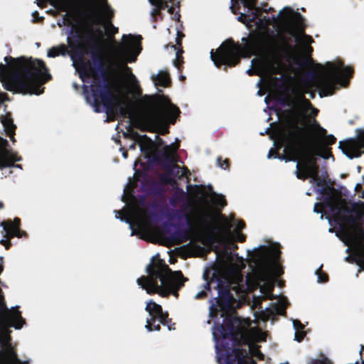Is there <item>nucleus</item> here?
Returning a JSON list of instances; mask_svg holds the SVG:
<instances>
[{
	"instance_id": "nucleus-35",
	"label": "nucleus",
	"mask_w": 364,
	"mask_h": 364,
	"mask_svg": "<svg viewBox=\"0 0 364 364\" xmlns=\"http://www.w3.org/2000/svg\"><path fill=\"white\" fill-rule=\"evenodd\" d=\"M105 9V25L112 23V21L114 16V10L110 7L107 3V0H101Z\"/></svg>"
},
{
	"instance_id": "nucleus-13",
	"label": "nucleus",
	"mask_w": 364,
	"mask_h": 364,
	"mask_svg": "<svg viewBox=\"0 0 364 364\" xmlns=\"http://www.w3.org/2000/svg\"><path fill=\"white\" fill-rule=\"evenodd\" d=\"M314 127L315 129H311L305 127L308 131L304 135L306 148L313 146L323 149V147H328L336 142V138L332 134H327V131L323 128L319 123L314 119Z\"/></svg>"
},
{
	"instance_id": "nucleus-30",
	"label": "nucleus",
	"mask_w": 364,
	"mask_h": 364,
	"mask_svg": "<svg viewBox=\"0 0 364 364\" xmlns=\"http://www.w3.org/2000/svg\"><path fill=\"white\" fill-rule=\"evenodd\" d=\"M69 53L68 46L65 44H60L58 46H53L48 49L47 55L49 58H55L59 55L65 56Z\"/></svg>"
},
{
	"instance_id": "nucleus-21",
	"label": "nucleus",
	"mask_w": 364,
	"mask_h": 364,
	"mask_svg": "<svg viewBox=\"0 0 364 364\" xmlns=\"http://www.w3.org/2000/svg\"><path fill=\"white\" fill-rule=\"evenodd\" d=\"M129 133H124V136L125 138L131 137L132 139L136 140L141 152H143L146 158L153 157L154 159V156H156V151H159L155 148V145L153 141L148 137L146 135L141 136L136 132H134L131 125L128 127Z\"/></svg>"
},
{
	"instance_id": "nucleus-57",
	"label": "nucleus",
	"mask_w": 364,
	"mask_h": 364,
	"mask_svg": "<svg viewBox=\"0 0 364 364\" xmlns=\"http://www.w3.org/2000/svg\"><path fill=\"white\" fill-rule=\"evenodd\" d=\"M294 326L296 329L303 330L304 328V326L298 320L294 321Z\"/></svg>"
},
{
	"instance_id": "nucleus-26",
	"label": "nucleus",
	"mask_w": 364,
	"mask_h": 364,
	"mask_svg": "<svg viewBox=\"0 0 364 364\" xmlns=\"http://www.w3.org/2000/svg\"><path fill=\"white\" fill-rule=\"evenodd\" d=\"M188 231L187 230H178L171 233L168 237V240L176 245L188 241Z\"/></svg>"
},
{
	"instance_id": "nucleus-41",
	"label": "nucleus",
	"mask_w": 364,
	"mask_h": 364,
	"mask_svg": "<svg viewBox=\"0 0 364 364\" xmlns=\"http://www.w3.org/2000/svg\"><path fill=\"white\" fill-rule=\"evenodd\" d=\"M186 193L183 190H180V193H176L169 200V203L171 205H176L177 202H181L184 200Z\"/></svg>"
},
{
	"instance_id": "nucleus-64",
	"label": "nucleus",
	"mask_w": 364,
	"mask_h": 364,
	"mask_svg": "<svg viewBox=\"0 0 364 364\" xmlns=\"http://www.w3.org/2000/svg\"><path fill=\"white\" fill-rule=\"evenodd\" d=\"M175 11V9L173 6H169L168 7V12L170 14H173Z\"/></svg>"
},
{
	"instance_id": "nucleus-43",
	"label": "nucleus",
	"mask_w": 364,
	"mask_h": 364,
	"mask_svg": "<svg viewBox=\"0 0 364 364\" xmlns=\"http://www.w3.org/2000/svg\"><path fill=\"white\" fill-rule=\"evenodd\" d=\"M322 265L319 269H318L316 272V274L318 276V282L325 283L328 281V275L327 273L323 272Z\"/></svg>"
},
{
	"instance_id": "nucleus-14",
	"label": "nucleus",
	"mask_w": 364,
	"mask_h": 364,
	"mask_svg": "<svg viewBox=\"0 0 364 364\" xmlns=\"http://www.w3.org/2000/svg\"><path fill=\"white\" fill-rule=\"evenodd\" d=\"M281 251L279 245L273 246H262L259 249V257L265 274L272 273L276 277L284 274L282 267L277 263L279 258Z\"/></svg>"
},
{
	"instance_id": "nucleus-60",
	"label": "nucleus",
	"mask_w": 364,
	"mask_h": 364,
	"mask_svg": "<svg viewBox=\"0 0 364 364\" xmlns=\"http://www.w3.org/2000/svg\"><path fill=\"white\" fill-rule=\"evenodd\" d=\"M292 102H293V101H291V100L290 99H289V98H283V99L282 100V102H281V103H282V105H288V106H290V105L292 104Z\"/></svg>"
},
{
	"instance_id": "nucleus-46",
	"label": "nucleus",
	"mask_w": 364,
	"mask_h": 364,
	"mask_svg": "<svg viewBox=\"0 0 364 364\" xmlns=\"http://www.w3.org/2000/svg\"><path fill=\"white\" fill-rule=\"evenodd\" d=\"M254 18L255 17L250 18L249 15L241 13L240 16L237 17V21L243 23H247L252 22L254 21Z\"/></svg>"
},
{
	"instance_id": "nucleus-17",
	"label": "nucleus",
	"mask_w": 364,
	"mask_h": 364,
	"mask_svg": "<svg viewBox=\"0 0 364 364\" xmlns=\"http://www.w3.org/2000/svg\"><path fill=\"white\" fill-rule=\"evenodd\" d=\"M285 10L288 11L289 14L291 15L290 24L287 30L290 36L294 38L296 43L300 42L301 38L304 43H312L314 42L312 37L305 33L307 25L304 17L300 13L294 11L291 8H286Z\"/></svg>"
},
{
	"instance_id": "nucleus-38",
	"label": "nucleus",
	"mask_w": 364,
	"mask_h": 364,
	"mask_svg": "<svg viewBox=\"0 0 364 364\" xmlns=\"http://www.w3.org/2000/svg\"><path fill=\"white\" fill-rule=\"evenodd\" d=\"M212 201L214 204L221 208H224L227 205V200L225 196L222 194H217L215 192L212 194Z\"/></svg>"
},
{
	"instance_id": "nucleus-1",
	"label": "nucleus",
	"mask_w": 364,
	"mask_h": 364,
	"mask_svg": "<svg viewBox=\"0 0 364 364\" xmlns=\"http://www.w3.org/2000/svg\"><path fill=\"white\" fill-rule=\"evenodd\" d=\"M90 90L95 112H100L103 106L107 114H112L117 108L122 117H128L141 131L166 135L169 133V124H174L181 113L180 109L164 95L141 96L137 101L140 112L135 114L131 103L126 102L124 107L117 102L109 82L95 81Z\"/></svg>"
},
{
	"instance_id": "nucleus-39",
	"label": "nucleus",
	"mask_w": 364,
	"mask_h": 364,
	"mask_svg": "<svg viewBox=\"0 0 364 364\" xmlns=\"http://www.w3.org/2000/svg\"><path fill=\"white\" fill-rule=\"evenodd\" d=\"M245 343H247L249 346V351L247 350V355L250 353L252 355L257 356L259 358L263 357V355L259 350V346L248 341H246Z\"/></svg>"
},
{
	"instance_id": "nucleus-50",
	"label": "nucleus",
	"mask_w": 364,
	"mask_h": 364,
	"mask_svg": "<svg viewBox=\"0 0 364 364\" xmlns=\"http://www.w3.org/2000/svg\"><path fill=\"white\" fill-rule=\"evenodd\" d=\"M246 240V236L240 232H236V241L239 242H244Z\"/></svg>"
},
{
	"instance_id": "nucleus-31",
	"label": "nucleus",
	"mask_w": 364,
	"mask_h": 364,
	"mask_svg": "<svg viewBox=\"0 0 364 364\" xmlns=\"http://www.w3.org/2000/svg\"><path fill=\"white\" fill-rule=\"evenodd\" d=\"M2 124L5 128L7 135L11 138V141H15L14 135L15 134L16 125L14 124L12 119L10 117H4L2 119Z\"/></svg>"
},
{
	"instance_id": "nucleus-24",
	"label": "nucleus",
	"mask_w": 364,
	"mask_h": 364,
	"mask_svg": "<svg viewBox=\"0 0 364 364\" xmlns=\"http://www.w3.org/2000/svg\"><path fill=\"white\" fill-rule=\"evenodd\" d=\"M21 160V157L18 156L10 151L4 150L0 152V169L7 167L21 168V165L14 164L16 161Z\"/></svg>"
},
{
	"instance_id": "nucleus-8",
	"label": "nucleus",
	"mask_w": 364,
	"mask_h": 364,
	"mask_svg": "<svg viewBox=\"0 0 364 364\" xmlns=\"http://www.w3.org/2000/svg\"><path fill=\"white\" fill-rule=\"evenodd\" d=\"M324 68V74L317 82L321 97L333 95L339 88L338 86L347 87L354 73L353 68L344 66L343 62H339L338 65L327 62Z\"/></svg>"
},
{
	"instance_id": "nucleus-44",
	"label": "nucleus",
	"mask_w": 364,
	"mask_h": 364,
	"mask_svg": "<svg viewBox=\"0 0 364 364\" xmlns=\"http://www.w3.org/2000/svg\"><path fill=\"white\" fill-rule=\"evenodd\" d=\"M151 5H156L160 10H164L168 7V1L166 0H149Z\"/></svg>"
},
{
	"instance_id": "nucleus-5",
	"label": "nucleus",
	"mask_w": 364,
	"mask_h": 364,
	"mask_svg": "<svg viewBox=\"0 0 364 364\" xmlns=\"http://www.w3.org/2000/svg\"><path fill=\"white\" fill-rule=\"evenodd\" d=\"M243 331L242 321L237 316H228L224 318L223 323H215L213 336L218 360H225V364H235V359L231 358L233 355L231 346L239 343Z\"/></svg>"
},
{
	"instance_id": "nucleus-19",
	"label": "nucleus",
	"mask_w": 364,
	"mask_h": 364,
	"mask_svg": "<svg viewBox=\"0 0 364 364\" xmlns=\"http://www.w3.org/2000/svg\"><path fill=\"white\" fill-rule=\"evenodd\" d=\"M357 136L339 142V148L349 159L358 158L364 154V129H358Z\"/></svg>"
},
{
	"instance_id": "nucleus-11",
	"label": "nucleus",
	"mask_w": 364,
	"mask_h": 364,
	"mask_svg": "<svg viewBox=\"0 0 364 364\" xmlns=\"http://www.w3.org/2000/svg\"><path fill=\"white\" fill-rule=\"evenodd\" d=\"M87 48L90 53L92 65L88 64L87 67L86 80L90 77L96 79L98 74L105 76L107 69L105 65L104 59L100 53L99 46V39L95 36L91 29L87 31V35L85 36Z\"/></svg>"
},
{
	"instance_id": "nucleus-27",
	"label": "nucleus",
	"mask_w": 364,
	"mask_h": 364,
	"mask_svg": "<svg viewBox=\"0 0 364 364\" xmlns=\"http://www.w3.org/2000/svg\"><path fill=\"white\" fill-rule=\"evenodd\" d=\"M232 1L231 9L232 12L235 14H237V10L240 9V4H242L244 7L247 8L249 10L254 9L257 4V0H232Z\"/></svg>"
},
{
	"instance_id": "nucleus-4",
	"label": "nucleus",
	"mask_w": 364,
	"mask_h": 364,
	"mask_svg": "<svg viewBox=\"0 0 364 364\" xmlns=\"http://www.w3.org/2000/svg\"><path fill=\"white\" fill-rule=\"evenodd\" d=\"M146 271L148 275L138 278L136 282L150 295L158 294L162 297H167L172 294L178 297V291L188 281L181 270L172 271L160 258L159 254L152 257Z\"/></svg>"
},
{
	"instance_id": "nucleus-25",
	"label": "nucleus",
	"mask_w": 364,
	"mask_h": 364,
	"mask_svg": "<svg viewBox=\"0 0 364 364\" xmlns=\"http://www.w3.org/2000/svg\"><path fill=\"white\" fill-rule=\"evenodd\" d=\"M179 148L178 144L166 145L162 150L157 151V156H154V160L170 163L173 161L172 154L176 152Z\"/></svg>"
},
{
	"instance_id": "nucleus-49",
	"label": "nucleus",
	"mask_w": 364,
	"mask_h": 364,
	"mask_svg": "<svg viewBox=\"0 0 364 364\" xmlns=\"http://www.w3.org/2000/svg\"><path fill=\"white\" fill-rule=\"evenodd\" d=\"M32 16L33 17V22L35 23H38V22H41V21H43V17L42 16H39V14L38 11H34L33 14H32Z\"/></svg>"
},
{
	"instance_id": "nucleus-34",
	"label": "nucleus",
	"mask_w": 364,
	"mask_h": 364,
	"mask_svg": "<svg viewBox=\"0 0 364 364\" xmlns=\"http://www.w3.org/2000/svg\"><path fill=\"white\" fill-rule=\"evenodd\" d=\"M6 231L9 235V238H12L14 237H22L23 236L26 235V232L21 230L18 227V225H15L12 224L11 221H9V229Z\"/></svg>"
},
{
	"instance_id": "nucleus-59",
	"label": "nucleus",
	"mask_w": 364,
	"mask_h": 364,
	"mask_svg": "<svg viewBox=\"0 0 364 364\" xmlns=\"http://www.w3.org/2000/svg\"><path fill=\"white\" fill-rule=\"evenodd\" d=\"M245 228V223L243 220H240L237 222V228L239 230H242L243 228Z\"/></svg>"
},
{
	"instance_id": "nucleus-36",
	"label": "nucleus",
	"mask_w": 364,
	"mask_h": 364,
	"mask_svg": "<svg viewBox=\"0 0 364 364\" xmlns=\"http://www.w3.org/2000/svg\"><path fill=\"white\" fill-rule=\"evenodd\" d=\"M149 191L151 193L159 196L162 195L165 190L162 183H160L159 181H154L150 184Z\"/></svg>"
},
{
	"instance_id": "nucleus-62",
	"label": "nucleus",
	"mask_w": 364,
	"mask_h": 364,
	"mask_svg": "<svg viewBox=\"0 0 364 364\" xmlns=\"http://www.w3.org/2000/svg\"><path fill=\"white\" fill-rule=\"evenodd\" d=\"M318 205H320V204L318 203H316L315 205H314V212L317 213H321L322 210L321 208H318Z\"/></svg>"
},
{
	"instance_id": "nucleus-33",
	"label": "nucleus",
	"mask_w": 364,
	"mask_h": 364,
	"mask_svg": "<svg viewBox=\"0 0 364 364\" xmlns=\"http://www.w3.org/2000/svg\"><path fill=\"white\" fill-rule=\"evenodd\" d=\"M166 170L169 171V173L173 175L178 178H181L186 175L187 173H189V170L186 167H183L182 169L177 164H172L171 166H168L166 167Z\"/></svg>"
},
{
	"instance_id": "nucleus-40",
	"label": "nucleus",
	"mask_w": 364,
	"mask_h": 364,
	"mask_svg": "<svg viewBox=\"0 0 364 364\" xmlns=\"http://www.w3.org/2000/svg\"><path fill=\"white\" fill-rule=\"evenodd\" d=\"M183 50L182 48L179 49L176 52V56L175 60H173L174 66L179 70L181 71L183 64V58L182 56V53Z\"/></svg>"
},
{
	"instance_id": "nucleus-29",
	"label": "nucleus",
	"mask_w": 364,
	"mask_h": 364,
	"mask_svg": "<svg viewBox=\"0 0 364 364\" xmlns=\"http://www.w3.org/2000/svg\"><path fill=\"white\" fill-rule=\"evenodd\" d=\"M50 4L60 11L68 12L73 7V0H51Z\"/></svg>"
},
{
	"instance_id": "nucleus-58",
	"label": "nucleus",
	"mask_w": 364,
	"mask_h": 364,
	"mask_svg": "<svg viewBox=\"0 0 364 364\" xmlns=\"http://www.w3.org/2000/svg\"><path fill=\"white\" fill-rule=\"evenodd\" d=\"M277 312L280 315H285L286 314V310L285 307L282 306H277L276 308Z\"/></svg>"
},
{
	"instance_id": "nucleus-61",
	"label": "nucleus",
	"mask_w": 364,
	"mask_h": 364,
	"mask_svg": "<svg viewBox=\"0 0 364 364\" xmlns=\"http://www.w3.org/2000/svg\"><path fill=\"white\" fill-rule=\"evenodd\" d=\"M11 355L12 359H14L16 362L20 363L19 359L17 358L16 353L14 350H11Z\"/></svg>"
},
{
	"instance_id": "nucleus-48",
	"label": "nucleus",
	"mask_w": 364,
	"mask_h": 364,
	"mask_svg": "<svg viewBox=\"0 0 364 364\" xmlns=\"http://www.w3.org/2000/svg\"><path fill=\"white\" fill-rule=\"evenodd\" d=\"M115 213H116V218H119L122 220H125L126 223H129L130 225H132L130 219L129 218H124L123 216V213H123L122 210H117V211H115Z\"/></svg>"
},
{
	"instance_id": "nucleus-15",
	"label": "nucleus",
	"mask_w": 364,
	"mask_h": 364,
	"mask_svg": "<svg viewBox=\"0 0 364 364\" xmlns=\"http://www.w3.org/2000/svg\"><path fill=\"white\" fill-rule=\"evenodd\" d=\"M146 311L149 312L150 318L146 320V328L149 331H160V324H155L158 320L161 324L166 326L168 330L175 329V323L171 322V318H168L167 311L164 312L161 305L154 301H150L146 306Z\"/></svg>"
},
{
	"instance_id": "nucleus-16",
	"label": "nucleus",
	"mask_w": 364,
	"mask_h": 364,
	"mask_svg": "<svg viewBox=\"0 0 364 364\" xmlns=\"http://www.w3.org/2000/svg\"><path fill=\"white\" fill-rule=\"evenodd\" d=\"M324 203L328 205L332 212H334L335 220L339 223H348L355 227L358 225V221L363 218V213L354 203L351 209L346 206L339 208L331 200V198H326Z\"/></svg>"
},
{
	"instance_id": "nucleus-22",
	"label": "nucleus",
	"mask_w": 364,
	"mask_h": 364,
	"mask_svg": "<svg viewBox=\"0 0 364 364\" xmlns=\"http://www.w3.org/2000/svg\"><path fill=\"white\" fill-rule=\"evenodd\" d=\"M309 109H311V113L314 116H316L318 114V109L314 107L311 102L308 99H306L303 94H300L298 96L297 102L295 103L294 116L289 121V124H290L294 120L297 122L298 124L299 118L303 116L304 112Z\"/></svg>"
},
{
	"instance_id": "nucleus-54",
	"label": "nucleus",
	"mask_w": 364,
	"mask_h": 364,
	"mask_svg": "<svg viewBox=\"0 0 364 364\" xmlns=\"http://www.w3.org/2000/svg\"><path fill=\"white\" fill-rule=\"evenodd\" d=\"M356 264L359 266V269L358 270V272L356 274V277H358L359 273L364 270V259L362 261H356Z\"/></svg>"
},
{
	"instance_id": "nucleus-53",
	"label": "nucleus",
	"mask_w": 364,
	"mask_h": 364,
	"mask_svg": "<svg viewBox=\"0 0 364 364\" xmlns=\"http://www.w3.org/2000/svg\"><path fill=\"white\" fill-rule=\"evenodd\" d=\"M277 156H279V152L277 150H275L274 148L270 149L268 153V158H277Z\"/></svg>"
},
{
	"instance_id": "nucleus-12",
	"label": "nucleus",
	"mask_w": 364,
	"mask_h": 364,
	"mask_svg": "<svg viewBox=\"0 0 364 364\" xmlns=\"http://www.w3.org/2000/svg\"><path fill=\"white\" fill-rule=\"evenodd\" d=\"M142 37L133 36L132 34L122 36V42L115 48V55L125 66L126 69L131 72L129 67L126 65L127 63H133L136 60L137 55L141 53L142 48L141 41Z\"/></svg>"
},
{
	"instance_id": "nucleus-7",
	"label": "nucleus",
	"mask_w": 364,
	"mask_h": 364,
	"mask_svg": "<svg viewBox=\"0 0 364 364\" xmlns=\"http://www.w3.org/2000/svg\"><path fill=\"white\" fill-rule=\"evenodd\" d=\"M317 156L328 159L330 156H333L331 149L323 147V149H320L313 146L305 148V154L301 160L296 164L295 174L297 178L303 181L311 178L316 182L318 187H321L320 190L321 194L328 195L329 192L333 190V188L327 185L323 186L326 184V181L319 176Z\"/></svg>"
},
{
	"instance_id": "nucleus-56",
	"label": "nucleus",
	"mask_w": 364,
	"mask_h": 364,
	"mask_svg": "<svg viewBox=\"0 0 364 364\" xmlns=\"http://www.w3.org/2000/svg\"><path fill=\"white\" fill-rule=\"evenodd\" d=\"M106 26L109 28H110L112 33L114 35L115 33H118V28L115 27L112 23H109L106 25Z\"/></svg>"
},
{
	"instance_id": "nucleus-45",
	"label": "nucleus",
	"mask_w": 364,
	"mask_h": 364,
	"mask_svg": "<svg viewBox=\"0 0 364 364\" xmlns=\"http://www.w3.org/2000/svg\"><path fill=\"white\" fill-rule=\"evenodd\" d=\"M218 166L223 169H228L230 167V161L228 159H223L221 156L218 158Z\"/></svg>"
},
{
	"instance_id": "nucleus-9",
	"label": "nucleus",
	"mask_w": 364,
	"mask_h": 364,
	"mask_svg": "<svg viewBox=\"0 0 364 364\" xmlns=\"http://www.w3.org/2000/svg\"><path fill=\"white\" fill-rule=\"evenodd\" d=\"M305 127H301L297 124L296 121L292 122L288 124L287 132L284 136L286 147L284 151L287 154H280L277 159L286 161H300L305 154V141L304 135L307 132Z\"/></svg>"
},
{
	"instance_id": "nucleus-42",
	"label": "nucleus",
	"mask_w": 364,
	"mask_h": 364,
	"mask_svg": "<svg viewBox=\"0 0 364 364\" xmlns=\"http://www.w3.org/2000/svg\"><path fill=\"white\" fill-rule=\"evenodd\" d=\"M154 8L151 11V16L152 17V21L154 22H156L158 18H160L161 20L163 19L162 16V10H160V8L157 7L156 5H153Z\"/></svg>"
},
{
	"instance_id": "nucleus-63",
	"label": "nucleus",
	"mask_w": 364,
	"mask_h": 364,
	"mask_svg": "<svg viewBox=\"0 0 364 364\" xmlns=\"http://www.w3.org/2000/svg\"><path fill=\"white\" fill-rule=\"evenodd\" d=\"M0 142L2 146H6L8 145V141L6 139H4L1 137H0Z\"/></svg>"
},
{
	"instance_id": "nucleus-32",
	"label": "nucleus",
	"mask_w": 364,
	"mask_h": 364,
	"mask_svg": "<svg viewBox=\"0 0 364 364\" xmlns=\"http://www.w3.org/2000/svg\"><path fill=\"white\" fill-rule=\"evenodd\" d=\"M153 80L156 85L164 87H168L171 85V79L167 73H161L153 77Z\"/></svg>"
},
{
	"instance_id": "nucleus-23",
	"label": "nucleus",
	"mask_w": 364,
	"mask_h": 364,
	"mask_svg": "<svg viewBox=\"0 0 364 364\" xmlns=\"http://www.w3.org/2000/svg\"><path fill=\"white\" fill-rule=\"evenodd\" d=\"M355 228L358 231V234L348 230H344V232L348 237L353 238L358 242V259L356 261H362L364 260V228L360 224L357 225Z\"/></svg>"
},
{
	"instance_id": "nucleus-47",
	"label": "nucleus",
	"mask_w": 364,
	"mask_h": 364,
	"mask_svg": "<svg viewBox=\"0 0 364 364\" xmlns=\"http://www.w3.org/2000/svg\"><path fill=\"white\" fill-rule=\"evenodd\" d=\"M309 364H333V363L327 358H324L322 359H313Z\"/></svg>"
},
{
	"instance_id": "nucleus-51",
	"label": "nucleus",
	"mask_w": 364,
	"mask_h": 364,
	"mask_svg": "<svg viewBox=\"0 0 364 364\" xmlns=\"http://www.w3.org/2000/svg\"><path fill=\"white\" fill-rule=\"evenodd\" d=\"M274 149L275 150H277V151L279 152V150L283 147L284 146V142L282 141V140H277V141H274Z\"/></svg>"
},
{
	"instance_id": "nucleus-55",
	"label": "nucleus",
	"mask_w": 364,
	"mask_h": 364,
	"mask_svg": "<svg viewBox=\"0 0 364 364\" xmlns=\"http://www.w3.org/2000/svg\"><path fill=\"white\" fill-rule=\"evenodd\" d=\"M205 297H207V292L205 291H201L198 292L195 296L196 299H205Z\"/></svg>"
},
{
	"instance_id": "nucleus-37",
	"label": "nucleus",
	"mask_w": 364,
	"mask_h": 364,
	"mask_svg": "<svg viewBox=\"0 0 364 364\" xmlns=\"http://www.w3.org/2000/svg\"><path fill=\"white\" fill-rule=\"evenodd\" d=\"M171 176V173H169L168 171H167V173L160 174L159 182L162 183L164 187L166 185H174L176 183V181Z\"/></svg>"
},
{
	"instance_id": "nucleus-2",
	"label": "nucleus",
	"mask_w": 364,
	"mask_h": 364,
	"mask_svg": "<svg viewBox=\"0 0 364 364\" xmlns=\"http://www.w3.org/2000/svg\"><path fill=\"white\" fill-rule=\"evenodd\" d=\"M242 41L245 43L243 46L228 38L215 51L212 50L210 58L215 65L217 68L225 65V71H227V66L235 67L240 63L242 49L255 53L262 52L278 59H291L296 51V46L292 45L291 38L284 34L252 35L243 37Z\"/></svg>"
},
{
	"instance_id": "nucleus-3",
	"label": "nucleus",
	"mask_w": 364,
	"mask_h": 364,
	"mask_svg": "<svg viewBox=\"0 0 364 364\" xmlns=\"http://www.w3.org/2000/svg\"><path fill=\"white\" fill-rule=\"evenodd\" d=\"M4 61L11 63V72L5 88L14 93L40 95L43 92V85L51 80L45 62L42 60L21 56H6Z\"/></svg>"
},
{
	"instance_id": "nucleus-20",
	"label": "nucleus",
	"mask_w": 364,
	"mask_h": 364,
	"mask_svg": "<svg viewBox=\"0 0 364 364\" xmlns=\"http://www.w3.org/2000/svg\"><path fill=\"white\" fill-rule=\"evenodd\" d=\"M0 306L5 308V311L0 312V326L7 328L13 326L16 329H20L26 323L24 318L21 316V313L18 309L14 312H10L6 307L4 296L2 294V290L0 289Z\"/></svg>"
},
{
	"instance_id": "nucleus-6",
	"label": "nucleus",
	"mask_w": 364,
	"mask_h": 364,
	"mask_svg": "<svg viewBox=\"0 0 364 364\" xmlns=\"http://www.w3.org/2000/svg\"><path fill=\"white\" fill-rule=\"evenodd\" d=\"M220 217L223 219V224L220 226H217L218 218L208 211L198 212L194 223L191 215L184 213L183 209H170L167 213V218L169 220H180L184 218L190 230H193L196 227L197 229L205 232L207 239L210 242L215 240V235L221 237H227L231 233V223L224 215L220 214Z\"/></svg>"
},
{
	"instance_id": "nucleus-52",
	"label": "nucleus",
	"mask_w": 364,
	"mask_h": 364,
	"mask_svg": "<svg viewBox=\"0 0 364 364\" xmlns=\"http://www.w3.org/2000/svg\"><path fill=\"white\" fill-rule=\"evenodd\" d=\"M305 336V333L304 332L296 331L295 333V340L301 342Z\"/></svg>"
},
{
	"instance_id": "nucleus-18",
	"label": "nucleus",
	"mask_w": 364,
	"mask_h": 364,
	"mask_svg": "<svg viewBox=\"0 0 364 364\" xmlns=\"http://www.w3.org/2000/svg\"><path fill=\"white\" fill-rule=\"evenodd\" d=\"M216 283L214 287L218 290V296L215 298L218 305L222 309H225L230 306L233 296L230 292V285L228 283L224 282L221 277L215 274H213L209 282L205 284V289L208 291L210 290V286Z\"/></svg>"
},
{
	"instance_id": "nucleus-10",
	"label": "nucleus",
	"mask_w": 364,
	"mask_h": 364,
	"mask_svg": "<svg viewBox=\"0 0 364 364\" xmlns=\"http://www.w3.org/2000/svg\"><path fill=\"white\" fill-rule=\"evenodd\" d=\"M71 36L67 38L68 46L70 48L69 55L73 62V65L79 73V77L83 82H86L87 67L89 62L85 61V54L88 53L87 43L82 42L83 38L79 28H75L71 31Z\"/></svg>"
},
{
	"instance_id": "nucleus-28",
	"label": "nucleus",
	"mask_w": 364,
	"mask_h": 364,
	"mask_svg": "<svg viewBox=\"0 0 364 364\" xmlns=\"http://www.w3.org/2000/svg\"><path fill=\"white\" fill-rule=\"evenodd\" d=\"M233 355L237 359V364H248L246 358L247 352L246 349L240 348L239 347H233L232 350ZM250 364H257L255 360L251 359Z\"/></svg>"
}]
</instances>
